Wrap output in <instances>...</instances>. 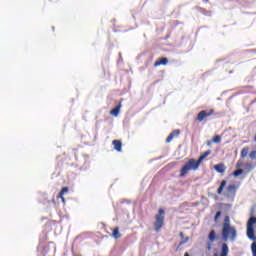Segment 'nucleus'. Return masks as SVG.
Returning a JSON list of instances; mask_svg holds the SVG:
<instances>
[{"mask_svg": "<svg viewBox=\"0 0 256 256\" xmlns=\"http://www.w3.org/2000/svg\"><path fill=\"white\" fill-rule=\"evenodd\" d=\"M209 155H211V150H208L206 152H204L199 158L198 160H195L193 158L189 159L181 168L180 170V175L179 177H186L187 173H189V171H197V169H199V166L201 165V163H203V160L206 157H209Z\"/></svg>", "mask_w": 256, "mask_h": 256, "instance_id": "nucleus-1", "label": "nucleus"}, {"mask_svg": "<svg viewBox=\"0 0 256 256\" xmlns=\"http://www.w3.org/2000/svg\"><path fill=\"white\" fill-rule=\"evenodd\" d=\"M222 239L223 241H235L237 239V230L231 226V220L229 216H225L224 223L222 225Z\"/></svg>", "mask_w": 256, "mask_h": 256, "instance_id": "nucleus-2", "label": "nucleus"}, {"mask_svg": "<svg viewBox=\"0 0 256 256\" xmlns=\"http://www.w3.org/2000/svg\"><path fill=\"white\" fill-rule=\"evenodd\" d=\"M154 230L159 233L161 231L163 225H165V210L159 209L158 213L155 215V221L153 223Z\"/></svg>", "mask_w": 256, "mask_h": 256, "instance_id": "nucleus-3", "label": "nucleus"}, {"mask_svg": "<svg viewBox=\"0 0 256 256\" xmlns=\"http://www.w3.org/2000/svg\"><path fill=\"white\" fill-rule=\"evenodd\" d=\"M255 225H256V217L252 216L248 219L246 224V235L248 239L251 241H255Z\"/></svg>", "mask_w": 256, "mask_h": 256, "instance_id": "nucleus-4", "label": "nucleus"}, {"mask_svg": "<svg viewBox=\"0 0 256 256\" xmlns=\"http://www.w3.org/2000/svg\"><path fill=\"white\" fill-rule=\"evenodd\" d=\"M215 114V110L214 109H210V110H202L198 113L196 120L201 123L202 121H205V119H207V117H211V115Z\"/></svg>", "mask_w": 256, "mask_h": 256, "instance_id": "nucleus-5", "label": "nucleus"}, {"mask_svg": "<svg viewBox=\"0 0 256 256\" xmlns=\"http://www.w3.org/2000/svg\"><path fill=\"white\" fill-rule=\"evenodd\" d=\"M209 241L206 244V249L208 251H211V247L213 246V243L217 240V234L215 233V230H211L208 235Z\"/></svg>", "mask_w": 256, "mask_h": 256, "instance_id": "nucleus-6", "label": "nucleus"}, {"mask_svg": "<svg viewBox=\"0 0 256 256\" xmlns=\"http://www.w3.org/2000/svg\"><path fill=\"white\" fill-rule=\"evenodd\" d=\"M179 135H181V131L180 130L172 131L169 134V136L166 138V143H171L173 141V139H175V137H179Z\"/></svg>", "mask_w": 256, "mask_h": 256, "instance_id": "nucleus-7", "label": "nucleus"}, {"mask_svg": "<svg viewBox=\"0 0 256 256\" xmlns=\"http://www.w3.org/2000/svg\"><path fill=\"white\" fill-rule=\"evenodd\" d=\"M226 193L228 197L235 196V193H237V186L235 184L229 185L226 188Z\"/></svg>", "mask_w": 256, "mask_h": 256, "instance_id": "nucleus-8", "label": "nucleus"}, {"mask_svg": "<svg viewBox=\"0 0 256 256\" xmlns=\"http://www.w3.org/2000/svg\"><path fill=\"white\" fill-rule=\"evenodd\" d=\"M112 145L114 146L115 151H118V153H121L123 149V143L121 140H113Z\"/></svg>", "mask_w": 256, "mask_h": 256, "instance_id": "nucleus-9", "label": "nucleus"}, {"mask_svg": "<svg viewBox=\"0 0 256 256\" xmlns=\"http://www.w3.org/2000/svg\"><path fill=\"white\" fill-rule=\"evenodd\" d=\"M121 103H119L114 109L110 111V115L113 117H119V112L121 111Z\"/></svg>", "mask_w": 256, "mask_h": 256, "instance_id": "nucleus-10", "label": "nucleus"}, {"mask_svg": "<svg viewBox=\"0 0 256 256\" xmlns=\"http://www.w3.org/2000/svg\"><path fill=\"white\" fill-rule=\"evenodd\" d=\"M167 63H169V59L162 57L154 63V67H159L161 65H167Z\"/></svg>", "mask_w": 256, "mask_h": 256, "instance_id": "nucleus-11", "label": "nucleus"}, {"mask_svg": "<svg viewBox=\"0 0 256 256\" xmlns=\"http://www.w3.org/2000/svg\"><path fill=\"white\" fill-rule=\"evenodd\" d=\"M215 171H217V173H225L227 167H225L224 163H220L214 166Z\"/></svg>", "mask_w": 256, "mask_h": 256, "instance_id": "nucleus-12", "label": "nucleus"}, {"mask_svg": "<svg viewBox=\"0 0 256 256\" xmlns=\"http://www.w3.org/2000/svg\"><path fill=\"white\" fill-rule=\"evenodd\" d=\"M65 193H69V187H63L58 194V199H61L63 203H65V197H63Z\"/></svg>", "mask_w": 256, "mask_h": 256, "instance_id": "nucleus-13", "label": "nucleus"}, {"mask_svg": "<svg viewBox=\"0 0 256 256\" xmlns=\"http://www.w3.org/2000/svg\"><path fill=\"white\" fill-rule=\"evenodd\" d=\"M227 255H229V246H227V244L224 243L222 244L220 256H227Z\"/></svg>", "mask_w": 256, "mask_h": 256, "instance_id": "nucleus-14", "label": "nucleus"}, {"mask_svg": "<svg viewBox=\"0 0 256 256\" xmlns=\"http://www.w3.org/2000/svg\"><path fill=\"white\" fill-rule=\"evenodd\" d=\"M226 185H227V180H222L219 188L217 189L218 195H221V193H223V190L225 189Z\"/></svg>", "mask_w": 256, "mask_h": 256, "instance_id": "nucleus-15", "label": "nucleus"}, {"mask_svg": "<svg viewBox=\"0 0 256 256\" xmlns=\"http://www.w3.org/2000/svg\"><path fill=\"white\" fill-rule=\"evenodd\" d=\"M112 237H114V239H119L121 237V234L119 233V227H115L113 229Z\"/></svg>", "mask_w": 256, "mask_h": 256, "instance_id": "nucleus-16", "label": "nucleus"}, {"mask_svg": "<svg viewBox=\"0 0 256 256\" xmlns=\"http://www.w3.org/2000/svg\"><path fill=\"white\" fill-rule=\"evenodd\" d=\"M241 157H242V159H245V157L247 156V155H249V148H247V147H245V148H243L242 150H241Z\"/></svg>", "mask_w": 256, "mask_h": 256, "instance_id": "nucleus-17", "label": "nucleus"}, {"mask_svg": "<svg viewBox=\"0 0 256 256\" xmlns=\"http://www.w3.org/2000/svg\"><path fill=\"white\" fill-rule=\"evenodd\" d=\"M200 13H203V15H207L208 17H211V11L205 10V8H199Z\"/></svg>", "mask_w": 256, "mask_h": 256, "instance_id": "nucleus-18", "label": "nucleus"}, {"mask_svg": "<svg viewBox=\"0 0 256 256\" xmlns=\"http://www.w3.org/2000/svg\"><path fill=\"white\" fill-rule=\"evenodd\" d=\"M243 169H238L233 172V177H239V175H242Z\"/></svg>", "mask_w": 256, "mask_h": 256, "instance_id": "nucleus-19", "label": "nucleus"}, {"mask_svg": "<svg viewBox=\"0 0 256 256\" xmlns=\"http://www.w3.org/2000/svg\"><path fill=\"white\" fill-rule=\"evenodd\" d=\"M212 141L213 143H221V136L219 135L214 136Z\"/></svg>", "mask_w": 256, "mask_h": 256, "instance_id": "nucleus-20", "label": "nucleus"}, {"mask_svg": "<svg viewBox=\"0 0 256 256\" xmlns=\"http://www.w3.org/2000/svg\"><path fill=\"white\" fill-rule=\"evenodd\" d=\"M251 250H252L253 256H256V242L252 243Z\"/></svg>", "mask_w": 256, "mask_h": 256, "instance_id": "nucleus-21", "label": "nucleus"}, {"mask_svg": "<svg viewBox=\"0 0 256 256\" xmlns=\"http://www.w3.org/2000/svg\"><path fill=\"white\" fill-rule=\"evenodd\" d=\"M245 169L249 172V171H253V164L248 163L245 165Z\"/></svg>", "mask_w": 256, "mask_h": 256, "instance_id": "nucleus-22", "label": "nucleus"}, {"mask_svg": "<svg viewBox=\"0 0 256 256\" xmlns=\"http://www.w3.org/2000/svg\"><path fill=\"white\" fill-rule=\"evenodd\" d=\"M187 241H189V237H186L184 240L180 241L177 249H179V247H181L182 245H185V243H187Z\"/></svg>", "mask_w": 256, "mask_h": 256, "instance_id": "nucleus-23", "label": "nucleus"}, {"mask_svg": "<svg viewBox=\"0 0 256 256\" xmlns=\"http://www.w3.org/2000/svg\"><path fill=\"white\" fill-rule=\"evenodd\" d=\"M219 217H221V211H218L214 217V221L215 223H217V221L219 220Z\"/></svg>", "mask_w": 256, "mask_h": 256, "instance_id": "nucleus-24", "label": "nucleus"}, {"mask_svg": "<svg viewBox=\"0 0 256 256\" xmlns=\"http://www.w3.org/2000/svg\"><path fill=\"white\" fill-rule=\"evenodd\" d=\"M250 159H256V151L250 153Z\"/></svg>", "mask_w": 256, "mask_h": 256, "instance_id": "nucleus-25", "label": "nucleus"}, {"mask_svg": "<svg viewBox=\"0 0 256 256\" xmlns=\"http://www.w3.org/2000/svg\"><path fill=\"white\" fill-rule=\"evenodd\" d=\"M180 237H181V239H183V237H185V235L183 234V232L180 233Z\"/></svg>", "mask_w": 256, "mask_h": 256, "instance_id": "nucleus-26", "label": "nucleus"}, {"mask_svg": "<svg viewBox=\"0 0 256 256\" xmlns=\"http://www.w3.org/2000/svg\"><path fill=\"white\" fill-rule=\"evenodd\" d=\"M236 167H241V164L238 162V163L236 164Z\"/></svg>", "mask_w": 256, "mask_h": 256, "instance_id": "nucleus-27", "label": "nucleus"}, {"mask_svg": "<svg viewBox=\"0 0 256 256\" xmlns=\"http://www.w3.org/2000/svg\"><path fill=\"white\" fill-rule=\"evenodd\" d=\"M184 256H189V254L186 252V253L184 254Z\"/></svg>", "mask_w": 256, "mask_h": 256, "instance_id": "nucleus-28", "label": "nucleus"}, {"mask_svg": "<svg viewBox=\"0 0 256 256\" xmlns=\"http://www.w3.org/2000/svg\"><path fill=\"white\" fill-rule=\"evenodd\" d=\"M214 256H217V254H215Z\"/></svg>", "mask_w": 256, "mask_h": 256, "instance_id": "nucleus-29", "label": "nucleus"}]
</instances>
